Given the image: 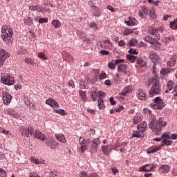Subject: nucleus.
<instances>
[{
	"label": "nucleus",
	"instance_id": "72a5a7b5",
	"mask_svg": "<svg viewBox=\"0 0 177 177\" xmlns=\"http://www.w3.org/2000/svg\"><path fill=\"white\" fill-rule=\"evenodd\" d=\"M160 171L163 174H168V172H169V166L167 165H162L160 166Z\"/></svg>",
	"mask_w": 177,
	"mask_h": 177
},
{
	"label": "nucleus",
	"instance_id": "ea45409f",
	"mask_svg": "<svg viewBox=\"0 0 177 177\" xmlns=\"http://www.w3.org/2000/svg\"><path fill=\"white\" fill-rule=\"evenodd\" d=\"M129 21H125L126 24H127V26H135V18L133 17H129Z\"/></svg>",
	"mask_w": 177,
	"mask_h": 177
},
{
	"label": "nucleus",
	"instance_id": "4be33fe9",
	"mask_svg": "<svg viewBox=\"0 0 177 177\" xmlns=\"http://www.w3.org/2000/svg\"><path fill=\"white\" fill-rule=\"evenodd\" d=\"M138 97L140 100H147V95L142 89L138 91Z\"/></svg>",
	"mask_w": 177,
	"mask_h": 177
},
{
	"label": "nucleus",
	"instance_id": "9b49d317",
	"mask_svg": "<svg viewBox=\"0 0 177 177\" xmlns=\"http://www.w3.org/2000/svg\"><path fill=\"white\" fill-rule=\"evenodd\" d=\"M101 45L102 46V48H104V49H109V50H112L113 48H114L113 43H111L110 39H106L102 41Z\"/></svg>",
	"mask_w": 177,
	"mask_h": 177
},
{
	"label": "nucleus",
	"instance_id": "69168bd1",
	"mask_svg": "<svg viewBox=\"0 0 177 177\" xmlns=\"http://www.w3.org/2000/svg\"><path fill=\"white\" fill-rule=\"evenodd\" d=\"M39 23L42 24L44 23H48V18H40L39 19Z\"/></svg>",
	"mask_w": 177,
	"mask_h": 177
},
{
	"label": "nucleus",
	"instance_id": "603ef678",
	"mask_svg": "<svg viewBox=\"0 0 177 177\" xmlns=\"http://www.w3.org/2000/svg\"><path fill=\"white\" fill-rule=\"evenodd\" d=\"M162 42L166 46L169 45V44H171V37H164L162 39Z\"/></svg>",
	"mask_w": 177,
	"mask_h": 177
},
{
	"label": "nucleus",
	"instance_id": "20e7f679",
	"mask_svg": "<svg viewBox=\"0 0 177 177\" xmlns=\"http://www.w3.org/2000/svg\"><path fill=\"white\" fill-rule=\"evenodd\" d=\"M148 32L151 35H156V38H153L149 35H148L145 38V41H146V42H149V44H151V45H158V39H160V34H158V32L157 31V28L153 26H149L148 28Z\"/></svg>",
	"mask_w": 177,
	"mask_h": 177
},
{
	"label": "nucleus",
	"instance_id": "7c9ffc66",
	"mask_svg": "<svg viewBox=\"0 0 177 177\" xmlns=\"http://www.w3.org/2000/svg\"><path fill=\"white\" fill-rule=\"evenodd\" d=\"M162 138H167V139H173V140H176L177 134L169 135V133H165L162 135Z\"/></svg>",
	"mask_w": 177,
	"mask_h": 177
},
{
	"label": "nucleus",
	"instance_id": "774afa93",
	"mask_svg": "<svg viewBox=\"0 0 177 177\" xmlns=\"http://www.w3.org/2000/svg\"><path fill=\"white\" fill-rule=\"evenodd\" d=\"M29 177H41V176H39V175H38V174H37L35 172H32V173L30 174Z\"/></svg>",
	"mask_w": 177,
	"mask_h": 177
},
{
	"label": "nucleus",
	"instance_id": "58836bf2",
	"mask_svg": "<svg viewBox=\"0 0 177 177\" xmlns=\"http://www.w3.org/2000/svg\"><path fill=\"white\" fill-rule=\"evenodd\" d=\"M52 24L53 26H54L55 28H59L62 26L60 21L57 19H54L53 21H52Z\"/></svg>",
	"mask_w": 177,
	"mask_h": 177
},
{
	"label": "nucleus",
	"instance_id": "338daca9",
	"mask_svg": "<svg viewBox=\"0 0 177 177\" xmlns=\"http://www.w3.org/2000/svg\"><path fill=\"white\" fill-rule=\"evenodd\" d=\"M79 176L80 177H88V173H86V171H81L80 174H79Z\"/></svg>",
	"mask_w": 177,
	"mask_h": 177
},
{
	"label": "nucleus",
	"instance_id": "f257e3e1",
	"mask_svg": "<svg viewBox=\"0 0 177 177\" xmlns=\"http://www.w3.org/2000/svg\"><path fill=\"white\" fill-rule=\"evenodd\" d=\"M19 132H21L22 136H25L26 138H30L34 136V138L36 139H39L41 142L46 140V136L45 134L42 133L39 130H35L34 127L31 125H29L28 127H21L19 129Z\"/></svg>",
	"mask_w": 177,
	"mask_h": 177
},
{
	"label": "nucleus",
	"instance_id": "bb28decb",
	"mask_svg": "<svg viewBox=\"0 0 177 177\" xmlns=\"http://www.w3.org/2000/svg\"><path fill=\"white\" fill-rule=\"evenodd\" d=\"M133 89L132 86H126L124 91L121 93V95L122 96H127V95H129V93L132 92Z\"/></svg>",
	"mask_w": 177,
	"mask_h": 177
},
{
	"label": "nucleus",
	"instance_id": "a19ab883",
	"mask_svg": "<svg viewBox=\"0 0 177 177\" xmlns=\"http://www.w3.org/2000/svg\"><path fill=\"white\" fill-rule=\"evenodd\" d=\"M127 60H129V62H131V63H135V62L136 60V56L132 55H127Z\"/></svg>",
	"mask_w": 177,
	"mask_h": 177
},
{
	"label": "nucleus",
	"instance_id": "0e129e2a",
	"mask_svg": "<svg viewBox=\"0 0 177 177\" xmlns=\"http://www.w3.org/2000/svg\"><path fill=\"white\" fill-rule=\"evenodd\" d=\"M133 31L131 29H125L123 32L124 35H129V34H132Z\"/></svg>",
	"mask_w": 177,
	"mask_h": 177
},
{
	"label": "nucleus",
	"instance_id": "f8f14e48",
	"mask_svg": "<svg viewBox=\"0 0 177 177\" xmlns=\"http://www.w3.org/2000/svg\"><path fill=\"white\" fill-rule=\"evenodd\" d=\"M151 9L149 7L143 6L141 8V10L139 11V16L141 17V19H145V16H147L150 13Z\"/></svg>",
	"mask_w": 177,
	"mask_h": 177
},
{
	"label": "nucleus",
	"instance_id": "a18cd8bd",
	"mask_svg": "<svg viewBox=\"0 0 177 177\" xmlns=\"http://www.w3.org/2000/svg\"><path fill=\"white\" fill-rule=\"evenodd\" d=\"M79 143L81 146L88 145V139H85L84 137H80Z\"/></svg>",
	"mask_w": 177,
	"mask_h": 177
},
{
	"label": "nucleus",
	"instance_id": "aec40b11",
	"mask_svg": "<svg viewBox=\"0 0 177 177\" xmlns=\"http://www.w3.org/2000/svg\"><path fill=\"white\" fill-rule=\"evenodd\" d=\"M5 113L8 114L9 115H11L12 117H14V118H20V115L19 113L16 112L15 111H13L12 109H7L5 110Z\"/></svg>",
	"mask_w": 177,
	"mask_h": 177
},
{
	"label": "nucleus",
	"instance_id": "a211bd4d",
	"mask_svg": "<svg viewBox=\"0 0 177 177\" xmlns=\"http://www.w3.org/2000/svg\"><path fill=\"white\" fill-rule=\"evenodd\" d=\"M62 57L64 60H66V62H74V57H73L71 54H70L67 51L62 52Z\"/></svg>",
	"mask_w": 177,
	"mask_h": 177
},
{
	"label": "nucleus",
	"instance_id": "c9c22d12",
	"mask_svg": "<svg viewBox=\"0 0 177 177\" xmlns=\"http://www.w3.org/2000/svg\"><path fill=\"white\" fill-rule=\"evenodd\" d=\"M97 103H98L97 104L98 109L100 110H104V109H106V105L104 104V100H98Z\"/></svg>",
	"mask_w": 177,
	"mask_h": 177
},
{
	"label": "nucleus",
	"instance_id": "f03ea898",
	"mask_svg": "<svg viewBox=\"0 0 177 177\" xmlns=\"http://www.w3.org/2000/svg\"><path fill=\"white\" fill-rule=\"evenodd\" d=\"M151 85V89L149 91V97H154L158 95H161V84H160V77L158 75H155L149 81L148 86Z\"/></svg>",
	"mask_w": 177,
	"mask_h": 177
},
{
	"label": "nucleus",
	"instance_id": "4d7b16f0",
	"mask_svg": "<svg viewBox=\"0 0 177 177\" xmlns=\"http://www.w3.org/2000/svg\"><path fill=\"white\" fill-rule=\"evenodd\" d=\"M0 177H8L6 171L3 170L2 168H0Z\"/></svg>",
	"mask_w": 177,
	"mask_h": 177
},
{
	"label": "nucleus",
	"instance_id": "473e14b6",
	"mask_svg": "<svg viewBox=\"0 0 177 177\" xmlns=\"http://www.w3.org/2000/svg\"><path fill=\"white\" fill-rule=\"evenodd\" d=\"M93 8V16H95V17H100V16H102V12L100 11V8H97V6H94Z\"/></svg>",
	"mask_w": 177,
	"mask_h": 177
},
{
	"label": "nucleus",
	"instance_id": "6ab92c4d",
	"mask_svg": "<svg viewBox=\"0 0 177 177\" xmlns=\"http://www.w3.org/2000/svg\"><path fill=\"white\" fill-rule=\"evenodd\" d=\"M113 62L114 60L109 62L108 64V67L111 68V70H115V66H117V64H120V63H124V59H116L115 63Z\"/></svg>",
	"mask_w": 177,
	"mask_h": 177
},
{
	"label": "nucleus",
	"instance_id": "2eb2a0df",
	"mask_svg": "<svg viewBox=\"0 0 177 177\" xmlns=\"http://www.w3.org/2000/svg\"><path fill=\"white\" fill-rule=\"evenodd\" d=\"M45 144L50 149H56V146H57V142L55 141L53 138H47L46 140Z\"/></svg>",
	"mask_w": 177,
	"mask_h": 177
},
{
	"label": "nucleus",
	"instance_id": "ddd939ff",
	"mask_svg": "<svg viewBox=\"0 0 177 177\" xmlns=\"http://www.w3.org/2000/svg\"><path fill=\"white\" fill-rule=\"evenodd\" d=\"M46 104L50 106V107H53V109H59V107H60L59 103H57L56 100H53V98H49L46 100Z\"/></svg>",
	"mask_w": 177,
	"mask_h": 177
},
{
	"label": "nucleus",
	"instance_id": "5701e85b",
	"mask_svg": "<svg viewBox=\"0 0 177 177\" xmlns=\"http://www.w3.org/2000/svg\"><path fill=\"white\" fill-rule=\"evenodd\" d=\"M136 67H146V66H147V62L142 58H138L136 60Z\"/></svg>",
	"mask_w": 177,
	"mask_h": 177
},
{
	"label": "nucleus",
	"instance_id": "423d86ee",
	"mask_svg": "<svg viewBox=\"0 0 177 177\" xmlns=\"http://www.w3.org/2000/svg\"><path fill=\"white\" fill-rule=\"evenodd\" d=\"M1 36L8 37V38H12L13 36V29L10 26L3 25L1 27Z\"/></svg>",
	"mask_w": 177,
	"mask_h": 177
},
{
	"label": "nucleus",
	"instance_id": "c756f323",
	"mask_svg": "<svg viewBox=\"0 0 177 177\" xmlns=\"http://www.w3.org/2000/svg\"><path fill=\"white\" fill-rule=\"evenodd\" d=\"M3 41L8 45V46H10L13 42L12 41V37H9L8 36H1Z\"/></svg>",
	"mask_w": 177,
	"mask_h": 177
},
{
	"label": "nucleus",
	"instance_id": "bf43d9fd",
	"mask_svg": "<svg viewBox=\"0 0 177 177\" xmlns=\"http://www.w3.org/2000/svg\"><path fill=\"white\" fill-rule=\"evenodd\" d=\"M122 110H124V106H122V105H119V106H118L115 109V111L116 113H121V111H122Z\"/></svg>",
	"mask_w": 177,
	"mask_h": 177
},
{
	"label": "nucleus",
	"instance_id": "13d9d810",
	"mask_svg": "<svg viewBox=\"0 0 177 177\" xmlns=\"http://www.w3.org/2000/svg\"><path fill=\"white\" fill-rule=\"evenodd\" d=\"M118 46L120 48H125V46L127 45V43L124 40H120L118 43Z\"/></svg>",
	"mask_w": 177,
	"mask_h": 177
},
{
	"label": "nucleus",
	"instance_id": "39448f33",
	"mask_svg": "<svg viewBox=\"0 0 177 177\" xmlns=\"http://www.w3.org/2000/svg\"><path fill=\"white\" fill-rule=\"evenodd\" d=\"M153 103L150 104L151 109H155L156 110H162L163 107H165V102L161 97H156L153 100Z\"/></svg>",
	"mask_w": 177,
	"mask_h": 177
},
{
	"label": "nucleus",
	"instance_id": "de8ad7c7",
	"mask_svg": "<svg viewBox=\"0 0 177 177\" xmlns=\"http://www.w3.org/2000/svg\"><path fill=\"white\" fill-rule=\"evenodd\" d=\"M99 95V92L94 91L91 93V97L93 102H96L97 100V96Z\"/></svg>",
	"mask_w": 177,
	"mask_h": 177
},
{
	"label": "nucleus",
	"instance_id": "9d476101",
	"mask_svg": "<svg viewBox=\"0 0 177 177\" xmlns=\"http://www.w3.org/2000/svg\"><path fill=\"white\" fill-rule=\"evenodd\" d=\"M100 145V140L99 138H95L92 140V145L91 146V152L96 153L97 151V147Z\"/></svg>",
	"mask_w": 177,
	"mask_h": 177
},
{
	"label": "nucleus",
	"instance_id": "f3484780",
	"mask_svg": "<svg viewBox=\"0 0 177 177\" xmlns=\"http://www.w3.org/2000/svg\"><path fill=\"white\" fill-rule=\"evenodd\" d=\"M177 60V55L175 53H173L171 56L170 59L167 62V65L169 67H174L175 66V64L176 63Z\"/></svg>",
	"mask_w": 177,
	"mask_h": 177
},
{
	"label": "nucleus",
	"instance_id": "37998d69",
	"mask_svg": "<svg viewBox=\"0 0 177 177\" xmlns=\"http://www.w3.org/2000/svg\"><path fill=\"white\" fill-rule=\"evenodd\" d=\"M150 164H147L144 166H142L139 168V171L140 172H142V171H144V172H150V170L149 169H146V167H150Z\"/></svg>",
	"mask_w": 177,
	"mask_h": 177
},
{
	"label": "nucleus",
	"instance_id": "864d4df0",
	"mask_svg": "<svg viewBox=\"0 0 177 177\" xmlns=\"http://www.w3.org/2000/svg\"><path fill=\"white\" fill-rule=\"evenodd\" d=\"M38 57L39 59H41L42 60H48V57H46V55L44 53H39L38 54Z\"/></svg>",
	"mask_w": 177,
	"mask_h": 177
},
{
	"label": "nucleus",
	"instance_id": "79ce46f5",
	"mask_svg": "<svg viewBox=\"0 0 177 177\" xmlns=\"http://www.w3.org/2000/svg\"><path fill=\"white\" fill-rule=\"evenodd\" d=\"M89 149V145L87 144V145H81L80 147V153H85V151H86V150H88Z\"/></svg>",
	"mask_w": 177,
	"mask_h": 177
},
{
	"label": "nucleus",
	"instance_id": "09e8293b",
	"mask_svg": "<svg viewBox=\"0 0 177 177\" xmlns=\"http://www.w3.org/2000/svg\"><path fill=\"white\" fill-rule=\"evenodd\" d=\"M24 21L25 24H27V26H31V24H32V19H31V17H27L24 19Z\"/></svg>",
	"mask_w": 177,
	"mask_h": 177
},
{
	"label": "nucleus",
	"instance_id": "e2e57ef3",
	"mask_svg": "<svg viewBox=\"0 0 177 177\" xmlns=\"http://www.w3.org/2000/svg\"><path fill=\"white\" fill-rule=\"evenodd\" d=\"M30 160L32 161V162H34L35 164H36V165H38V164H41V161H39V159H37L34 157H32Z\"/></svg>",
	"mask_w": 177,
	"mask_h": 177
},
{
	"label": "nucleus",
	"instance_id": "b1692460",
	"mask_svg": "<svg viewBox=\"0 0 177 177\" xmlns=\"http://www.w3.org/2000/svg\"><path fill=\"white\" fill-rule=\"evenodd\" d=\"M147 128V123L145 121L137 126L138 131H140V132H142V133L145 132Z\"/></svg>",
	"mask_w": 177,
	"mask_h": 177
},
{
	"label": "nucleus",
	"instance_id": "49530a36",
	"mask_svg": "<svg viewBox=\"0 0 177 177\" xmlns=\"http://www.w3.org/2000/svg\"><path fill=\"white\" fill-rule=\"evenodd\" d=\"M169 26L171 30H177V22L175 19L173 21L170 22Z\"/></svg>",
	"mask_w": 177,
	"mask_h": 177
},
{
	"label": "nucleus",
	"instance_id": "6e6d98bb",
	"mask_svg": "<svg viewBox=\"0 0 177 177\" xmlns=\"http://www.w3.org/2000/svg\"><path fill=\"white\" fill-rule=\"evenodd\" d=\"M24 62L25 63H26L27 64H32V63H34V59L30 58V57H26L24 59Z\"/></svg>",
	"mask_w": 177,
	"mask_h": 177
},
{
	"label": "nucleus",
	"instance_id": "393cba45",
	"mask_svg": "<svg viewBox=\"0 0 177 177\" xmlns=\"http://www.w3.org/2000/svg\"><path fill=\"white\" fill-rule=\"evenodd\" d=\"M143 120L142 118V113H137L135 116L133 118V124H139Z\"/></svg>",
	"mask_w": 177,
	"mask_h": 177
},
{
	"label": "nucleus",
	"instance_id": "052dcab7",
	"mask_svg": "<svg viewBox=\"0 0 177 177\" xmlns=\"http://www.w3.org/2000/svg\"><path fill=\"white\" fill-rule=\"evenodd\" d=\"M56 176H59V173H57V171H53L49 173V177H56Z\"/></svg>",
	"mask_w": 177,
	"mask_h": 177
},
{
	"label": "nucleus",
	"instance_id": "0eeeda50",
	"mask_svg": "<svg viewBox=\"0 0 177 177\" xmlns=\"http://www.w3.org/2000/svg\"><path fill=\"white\" fill-rule=\"evenodd\" d=\"M1 81L3 82V84H4V85L10 86L15 84V77L9 75H4L1 76Z\"/></svg>",
	"mask_w": 177,
	"mask_h": 177
},
{
	"label": "nucleus",
	"instance_id": "a878e982",
	"mask_svg": "<svg viewBox=\"0 0 177 177\" xmlns=\"http://www.w3.org/2000/svg\"><path fill=\"white\" fill-rule=\"evenodd\" d=\"M175 71L174 68H162L160 70V75H168L169 73Z\"/></svg>",
	"mask_w": 177,
	"mask_h": 177
},
{
	"label": "nucleus",
	"instance_id": "7ed1b4c3",
	"mask_svg": "<svg viewBox=\"0 0 177 177\" xmlns=\"http://www.w3.org/2000/svg\"><path fill=\"white\" fill-rule=\"evenodd\" d=\"M167 127V121H164L162 118H159L157 121L156 116H151V122L149 124V128L153 129L154 132L161 131L162 128Z\"/></svg>",
	"mask_w": 177,
	"mask_h": 177
},
{
	"label": "nucleus",
	"instance_id": "1a4fd4ad",
	"mask_svg": "<svg viewBox=\"0 0 177 177\" xmlns=\"http://www.w3.org/2000/svg\"><path fill=\"white\" fill-rule=\"evenodd\" d=\"M118 73L122 74L123 75H129V72L128 71V66L127 64L118 65Z\"/></svg>",
	"mask_w": 177,
	"mask_h": 177
},
{
	"label": "nucleus",
	"instance_id": "3c124183",
	"mask_svg": "<svg viewBox=\"0 0 177 177\" xmlns=\"http://www.w3.org/2000/svg\"><path fill=\"white\" fill-rule=\"evenodd\" d=\"M79 94L80 95L82 99L84 101L86 102V93L85 91H80Z\"/></svg>",
	"mask_w": 177,
	"mask_h": 177
},
{
	"label": "nucleus",
	"instance_id": "dca6fc26",
	"mask_svg": "<svg viewBox=\"0 0 177 177\" xmlns=\"http://www.w3.org/2000/svg\"><path fill=\"white\" fill-rule=\"evenodd\" d=\"M149 57L150 60L153 62V63H157L158 62H160V55L153 51L149 53Z\"/></svg>",
	"mask_w": 177,
	"mask_h": 177
},
{
	"label": "nucleus",
	"instance_id": "6e6552de",
	"mask_svg": "<svg viewBox=\"0 0 177 177\" xmlns=\"http://www.w3.org/2000/svg\"><path fill=\"white\" fill-rule=\"evenodd\" d=\"M10 55L6 50L0 48V68L3 67V63Z\"/></svg>",
	"mask_w": 177,
	"mask_h": 177
},
{
	"label": "nucleus",
	"instance_id": "c03bdc74",
	"mask_svg": "<svg viewBox=\"0 0 177 177\" xmlns=\"http://www.w3.org/2000/svg\"><path fill=\"white\" fill-rule=\"evenodd\" d=\"M57 108L54 109L55 113L57 114H60V115H66V111L64 109H57Z\"/></svg>",
	"mask_w": 177,
	"mask_h": 177
},
{
	"label": "nucleus",
	"instance_id": "2f4dec72",
	"mask_svg": "<svg viewBox=\"0 0 177 177\" xmlns=\"http://www.w3.org/2000/svg\"><path fill=\"white\" fill-rule=\"evenodd\" d=\"M55 138L57 139V140L61 142V143H66V137L62 133H57L55 134Z\"/></svg>",
	"mask_w": 177,
	"mask_h": 177
},
{
	"label": "nucleus",
	"instance_id": "f704fd0d",
	"mask_svg": "<svg viewBox=\"0 0 177 177\" xmlns=\"http://www.w3.org/2000/svg\"><path fill=\"white\" fill-rule=\"evenodd\" d=\"M133 138H143L145 134L143 133V131L138 130L133 133Z\"/></svg>",
	"mask_w": 177,
	"mask_h": 177
},
{
	"label": "nucleus",
	"instance_id": "c85d7f7f",
	"mask_svg": "<svg viewBox=\"0 0 177 177\" xmlns=\"http://www.w3.org/2000/svg\"><path fill=\"white\" fill-rule=\"evenodd\" d=\"M161 149H162L161 145L151 147L149 148V149H148L149 152L148 153H149V154L156 153V151H158L161 150Z\"/></svg>",
	"mask_w": 177,
	"mask_h": 177
},
{
	"label": "nucleus",
	"instance_id": "8fccbe9b",
	"mask_svg": "<svg viewBox=\"0 0 177 177\" xmlns=\"http://www.w3.org/2000/svg\"><path fill=\"white\" fill-rule=\"evenodd\" d=\"M104 97H106V93L103 91L98 92V100H103Z\"/></svg>",
	"mask_w": 177,
	"mask_h": 177
},
{
	"label": "nucleus",
	"instance_id": "e433bc0d",
	"mask_svg": "<svg viewBox=\"0 0 177 177\" xmlns=\"http://www.w3.org/2000/svg\"><path fill=\"white\" fill-rule=\"evenodd\" d=\"M174 82L169 81L167 84V90L165 91V93H168L169 91H171V89H174Z\"/></svg>",
	"mask_w": 177,
	"mask_h": 177
},
{
	"label": "nucleus",
	"instance_id": "4468645a",
	"mask_svg": "<svg viewBox=\"0 0 177 177\" xmlns=\"http://www.w3.org/2000/svg\"><path fill=\"white\" fill-rule=\"evenodd\" d=\"M3 95V101L4 104H9L12 100V95L9 94L8 92L3 91L2 92Z\"/></svg>",
	"mask_w": 177,
	"mask_h": 177
},
{
	"label": "nucleus",
	"instance_id": "4c0bfd02",
	"mask_svg": "<svg viewBox=\"0 0 177 177\" xmlns=\"http://www.w3.org/2000/svg\"><path fill=\"white\" fill-rule=\"evenodd\" d=\"M129 46H136L138 45V40L135 38H132L128 41Z\"/></svg>",
	"mask_w": 177,
	"mask_h": 177
},
{
	"label": "nucleus",
	"instance_id": "5fc2aeb1",
	"mask_svg": "<svg viewBox=\"0 0 177 177\" xmlns=\"http://www.w3.org/2000/svg\"><path fill=\"white\" fill-rule=\"evenodd\" d=\"M149 16L150 17H151V19H156V12H154V8H151L150 10H149Z\"/></svg>",
	"mask_w": 177,
	"mask_h": 177
},
{
	"label": "nucleus",
	"instance_id": "680f3d73",
	"mask_svg": "<svg viewBox=\"0 0 177 177\" xmlns=\"http://www.w3.org/2000/svg\"><path fill=\"white\" fill-rule=\"evenodd\" d=\"M99 78L100 80H104V78H107V75L105 73L104 71H102L100 74Z\"/></svg>",
	"mask_w": 177,
	"mask_h": 177
},
{
	"label": "nucleus",
	"instance_id": "cd10ccee",
	"mask_svg": "<svg viewBox=\"0 0 177 177\" xmlns=\"http://www.w3.org/2000/svg\"><path fill=\"white\" fill-rule=\"evenodd\" d=\"M162 138V145H160L161 147H163V146H171L172 143H174V142H172L171 140H169L170 139H168V138Z\"/></svg>",
	"mask_w": 177,
	"mask_h": 177
},
{
	"label": "nucleus",
	"instance_id": "412c9836",
	"mask_svg": "<svg viewBox=\"0 0 177 177\" xmlns=\"http://www.w3.org/2000/svg\"><path fill=\"white\" fill-rule=\"evenodd\" d=\"M101 150L104 154L109 156L110 153H111L112 148L111 145H102L101 147Z\"/></svg>",
	"mask_w": 177,
	"mask_h": 177
}]
</instances>
